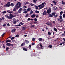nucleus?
I'll return each instance as SVG.
<instances>
[{
  "label": "nucleus",
  "mask_w": 65,
  "mask_h": 65,
  "mask_svg": "<svg viewBox=\"0 0 65 65\" xmlns=\"http://www.w3.org/2000/svg\"><path fill=\"white\" fill-rule=\"evenodd\" d=\"M22 28V30H24L26 29V28L25 27H23L21 28Z\"/></svg>",
  "instance_id": "obj_19"
},
{
  "label": "nucleus",
  "mask_w": 65,
  "mask_h": 65,
  "mask_svg": "<svg viewBox=\"0 0 65 65\" xmlns=\"http://www.w3.org/2000/svg\"><path fill=\"white\" fill-rule=\"evenodd\" d=\"M23 8H27V6H23Z\"/></svg>",
  "instance_id": "obj_58"
},
{
  "label": "nucleus",
  "mask_w": 65,
  "mask_h": 65,
  "mask_svg": "<svg viewBox=\"0 0 65 65\" xmlns=\"http://www.w3.org/2000/svg\"><path fill=\"white\" fill-rule=\"evenodd\" d=\"M3 27H5L6 26V24H5L3 25Z\"/></svg>",
  "instance_id": "obj_60"
},
{
  "label": "nucleus",
  "mask_w": 65,
  "mask_h": 65,
  "mask_svg": "<svg viewBox=\"0 0 65 65\" xmlns=\"http://www.w3.org/2000/svg\"><path fill=\"white\" fill-rule=\"evenodd\" d=\"M61 20H58V21H59V22H60L61 23H62L63 22V19H61Z\"/></svg>",
  "instance_id": "obj_26"
},
{
  "label": "nucleus",
  "mask_w": 65,
  "mask_h": 65,
  "mask_svg": "<svg viewBox=\"0 0 65 65\" xmlns=\"http://www.w3.org/2000/svg\"><path fill=\"white\" fill-rule=\"evenodd\" d=\"M35 17H36V15L35 14H33L31 16V18H34Z\"/></svg>",
  "instance_id": "obj_13"
},
{
  "label": "nucleus",
  "mask_w": 65,
  "mask_h": 65,
  "mask_svg": "<svg viewBox=\"0 0 65 65\" xmlns=\"http://www.w3.org/2000/svg\"><path fill=\"white\" fill-rule=\"evenodd\" d=\"M8 49H9V48H8V47H7L6 48V51H8Z\"/></svg>",
  "instance_id": "obj_53"
},
{
  "label": "nucleus",
  "mask_w": 65,
  "mask_h": 65,
  "mask_svg": "<svg viewBox=\"0 0 65 65\" xmlns=\"http://www.w3.org/2000/svg\"><path fill=\"white\" fill-rule=\"evenodd\" d=\"M40 46H41V48H42L43 46L42 45V44H40Z\"/></svg>",
  "instance_id": "obj_51"
},
{
  "label": "nucleus",
  "mask_w": 65,
  "mask_h": 65,
  "mask_svg": "<svg viewBox=\"0 0 65 65\" xmlns=\"http://www.w3.org/2000/svg\"><path fill=\"white\" fill-rule=\"evenodd\" d=\"M16 37H19V35H17L15 36Z\"/></svg>",
  "instance_id": "obj_47"
},
{
  "label": "nucleus",
  "mask_w": 65,
  "mask_h": 65,
  "mask_svg": "<svg viewBox=\"0 0 65 65\" xmlns=\"http://www.w3.org/2000/svg\"><path fill=\"white\" fill-rule=\"evenodd\" d=\"M53 2L54 3L55 5H57V4H57V2H56L55 1H53Z\"/></svg>",
  "instance_id": "obj_21"
},
{
  "label": "nucleus",
  "mask_w": 65,
  "mask_h": 65,
  "mask_svg": "<svg viewBox=\"0 0 65 65\" xmlns=\"http://www.w3.org/2000/svg\"><path fill=\"white\" fill-rule=\"evenodd\" d=\"M9 16L6 15H5V17H6V18L8 19H10L11 20V19H12L13 18H14V17H16V15H12V14H10L9 15Z\"/></svg>",
  "instance_id": "obj_1"
},
{
  "label": "nucleus",
  "mask_w": 65,
  "mask_h": 65,
  "mask_svg": "<svg viewBox=\"0 0 65 65\" xmlns=\"http://www.w3.org/2000/svg\"><path fill=\"white\" fill-rule=\"evenodd\" d=\"M16 11V8H14L13 9V11Z\"/></svg>",
  "instance_id": "obj_52"
},
{
  "label": "nucleus",
  "mask_w": 65,
  "mask_h": 65,
  "mask_svg": "<svg viewBox=\"0 0 65 65\" xmlns=\"http://www.w3.org/2000/svg\"><path fill=\"white\" fill-rule=\"evenodd\" d=\"M52 14L53 15H54V16H55V15H56V13L55 12L52 13Z\"/></svg>",
  "instance_id": "obj_24"
},
{
  "label": "nucleus",
  "mask_w": 65,
  "mask_h": 65,
  "mask_svg": "<svg viewBox=\"0 0 65 65\" xmlns=\"http://www.w3.org/2000/svg\"><path fill=\"white\" fill-rule=\"evenodd\" d=\"M30 5L31 6H35L34 4H33L32 3H31Z\"/></svg>",
  "instance_id": "obj_36"
},
{
  "label": "nucleus",
  "mask_w": 65,
  "mask_h": 65,
  "mask_svg": "<svg viewBox=\"0 0 65 65\" xmlns=\"http://www.w3.org/2000/svg\"><path fill=\"white\" fill-rule=\"evenodd\" d=\"M15 8H16V9H18L19 8H20V7L19 6H18V5L16 4L15 6Z\"/></svg>",
  "instance_id": "obj_10"
},
{
  "label": "nucleus",
  "mask_w": 65,
  "mask_h": 65,
  "mask_svg": "<svg viewBox=\"0 0 65 65\" xmlns=\"http://www.w3.org/2000/svg\"><path fill=\"white\" fill-rule=\"evenodd\" d=\"M46 5V3L45 2L42 3L41 4L39 5L38 6V7H39V9H42L43 7H45V5Z\"/></svg>",
  "instance_id": "obj_2"
},
{
  "label": "nucleus",
  "mask_w": 65,
  "mask_h": 65,
  "mask_svg": "<svg viewBox=\"0 0 65 65\" xmlns=\"http://www.w3.org/2000/svg\"><path fill=\"white\" fill-rule=\"evenodd\" d=\"M11 40H8L6 41V43H7L8 42H11Z\"/></svg>",
  "instance_id": "obj_12"
},
{
  "label": "nucleus",
  "mask_w": 65,
  "mask_h": 65,
  "mask_svg": "<svg viewBox=\"0 0 65 65\" xmlns=\"http://www.w3.org/2000/svg\"><path fill=\"white\" fill-rule=\"evenodd\" d=\"M46 13H47V12L46 11H45V12H43V15H45L46 14Z\"/></svg>",
  "instance_id": "obj_16"
},
{
  "label": "nucleus",
  "mask_w": 65,
  "mask_h": 65,
  "mask_svg": "<svg viewBox=\"0 0 65 65\" xmlns=\"http://www.w3.org/2000/svg\"><path fill=\"white\" fill-rule=\"evenodd\" d=\"M2 19L3 20H4V19H5V18H4L3 17L2 18Z\"/></svg>",
  "instance_id": "obj_63"
},
{
  "label": "nucleus",
  "mask_w": 65,
  "mask_h": 65,
  "mask_svg": "<svg viewBox=\"0 0 65 65\" xmlns=\"http://www.w3.org/2000/svg\"><path fill=\"white\" fill-rule=\"evenodd\" d=\"M28 16H29V14L27 13L25 17H26V18H27Z\"/></svg>",
  "instance_id": "obj_29"
},
{
  "label": "nucleus",
  "mask_w": 65,
  "mask_h": 65,
  "mask_svg": "<svg viewBox=\"0 0 65 65\" xmlns=\"http://www.w3.org/2000/svg\"><path fill=\"white\" fill-rule=\"evenodd\" d=\"M53 46L51 45H50L49 46H48V47H50V48H52Z\"/></svg>",
  "instance_id": "obj_39"
},
{
  "label": "nucleus",
  "mask_w": 65,
  "mask_h": 65,
  "mask_svg": "<svg viewBox=\"0 0 65 65\" xmlns=\"http://www.w3.org/2000/svg\"><path fill=\"white\" fill-rule=\"evenodd\" d=\"M15 30H16V29L14 28L12 30L11 32L12 33H14L15 32Z\"/></svg>",
  "instance_id": "obj_9"
},
{
  "label": "nucleus",
  "mask_w": 65,
  "mask_h": 65,
  "mask_svg": "<svg viewBox=\"0 0 65 65\" xmlns=\"http://www.w3.org/2000/svg\"><path fill=\"white\" fill-rule=\"evenodd\" d=\"M6 12L5 11H4L3 12H2V13H3V14H4V13H6Z\"/></svg>",
  "instance_id": "obj_48"
},
{
  "label": "nucleus",
  "mask_w": 65,
  "mask_h": 65,
  "mask_svg": "<svg viewBox=\"0 0 65 65\" xmlns=\"http://www.w3.org/2000/svg\"><path fill=\"white\" fill-rule=\"evenodd\" d=\"M10 6H12L13 7L14 6V4L12 3L11 4H6L4 5V7H9Z\"/></svg>",
  "instance_id": "obj_3"
},
{
  "label": "nucleus",
  "mask_w": 65,
  "mask_h": 65,
  "mask_svg": "<svg viewBox=\"0 0 65 65\" xmlns=\"http://www.w3.org/2000/svg\"><path fill=\"white\" fill-rule=\"evenodd\" d=\"M25 43L23 42L21 45V46H23V45H25Z\"/></svg>",
  "instance_id": "obj_28"
},
{
  "label": "nucleus",
  "mask_w": 65,
  "mask_h": 65,
  "mask_svg": "<svg viewBox=\"0 0 65 65\" xmlns=\"http://www.w3.org/2000/svg\"><path fill=\"white\" fill-rule=\"evenodd\" d=\"M23 11H27V9L24 8L23 10Z\"/></svg>",
  "instance_id": "obj_49"
},
{
  "label": "nucleus",
  "mask_w": 65,
  "mask_h": 65,
  "mask_svg": "<svg viewBox=\"0 0 65 65\" xmlns=\"http://www.w3.org/2000/svg\"><path fill=\"white\" fill-rule=\"evenodd\" d=\"M59 19L60 20H63V19H62V15H60L59 16Z\"/></svg>",
  "instance_id": "obj_25"
},
{
  "label": "nucleus",
  "mask_w": 65,
  "mask_h": 65,
  "mask_svg": "<svg viewBox=\"0 0 65 65\" xmlns=\"http://www.w3.org/2000/svg\"><path fill=\"white\" fill-rule=\"evenodd\" d=\"M48 34L49 35H51V33L50 32H48Z\"/></svg>",
  "instance_id": "obj_34"
},
{
  "label": "nucleus",
  "mask_w": 65,
  "mask_h": 65,
  "mask_svg": "<svg viewBox=\"0 0 65 65\" xmlns=\"http://www.w3.org/2000/svg\"><path fill=\"white\" fill-rule=\"evenodd\" d=\"M57 9V7L56 8H53V9L54 10H56V9Z\"/></svg>",
  "instance_id": "obj_56"
},
{
  "label": "nucleus",
  "mask_w": 65,
  "mask_h": 65,
  "mask_svg": "<svg viewBox=\"0 0 65 65\" xmlns=\"http://www.w3.org/2000/svg\"><path fill=\"white\" fill-rule=\"evenodd\" d=\"M61 2H62V4H64L65 5V3L63 1H61Z\"/></svg>",
  "instance_id": "obj_46"
},
{
  "label": "nucleus",
  "mask_w": 65,
  "mask_h": 65,
  "mask_svg": "<svg viewBox=\"0 0 65 65\" xmlns=\"http://www.w3.org/2000/svg\"><path fill=\"white\" fill-rule=\"evenodd\" d=\"M5 33H4L2 36V38H3V37H4V34H5Z\"/></svg>",
  "instance_id": "obj_45"
},
{
  "label": "nucleus",
  "mask_w": 65,
  "mask_h": 65,
  "mask_svg": "<svg viewBox=\"0 0 65 65\" xmlns=\"http://www.w3.org/2000/svg\"><path fill=\"white\" fill-rule=\"evenodd\" d=\"M23 13H28V11H26L23 12Z\"/></svg>",
  "instance_id": "obj_37"
},
{
  "label": "nucleus",
  "mask_w": 65,
  "mask_h": 65,
  "mask_svg": "<svg viewBox=\"0 0 65 65\" xmlns=\"http://www.w3.org/2000/svg\"><path fill=\"white\" fill-rule=\"evenodd\" d=\"M58 15L57 14L54 17V18H57V17H58Z\"/></svg>",
  "instance_id": "obj_57"
},
{
  "label": "nucleus",
  "mask_w": 65,
  "mask_h": 65,
  "mask_svg": "<svg viewBox=\"0 0 65 65\" xmlns=\"http://www.w3.org/2000/svg\"><path fill=\"white\" fill-rule=\"evenodd\" d=\"M31 10V8H27V11H30Z\"/></svg>",
  "instance_id": "obj_15"
},
{
  "label": "nucleus",
  "mask_w": 65,
  "mask_h": 65,
  "mask_svg": "<svg viewBox=\"0 0 65 65\" xmlns=\"http://www.w3.org/2000/svg\"><path fill=\"white\" fill-rule=\"evenodd\" d=\"M10 43H8L6 44V45L7 46H10Z\"/></svg>",
  "instance_id": "obj_31"
},
{
  "label": "nucleus",
  "mask_w": 65,
  "mask_h": 65,
  "mask_svg": "<svg viewBox=\"0 0 65 65\" xmlns=\"http://www.w3.org/2000/svg\"><path fill=\"white\" fill-rule=\"evenodd\" d=\"M54 30L55 31H56V32L58 31V29H56V28H54Z\"/></svg>",
  "instance_id": "obj_20"
},
{
  "label": "nucleus",
  "mask_w": 65,
  "mask_h": 65,
  "mask_svg": "<svg viewBox=\"0 0 65 65\" xmlns=\"http://www.w3.org/2000/svg\"><path fill=\"white\" fill-rule=\"evenodd\" d=\"M46 29L47 30L48 29V28H47V26H46Z\"/></svg>",
  "instance_id": "obj_64"
},
{
  "label": "nucleus",
  "mask_w": 65,
  "mask_h": 65,
  "mask_svg": "<svg viewBox=\"0 0 65 65\" xmlns=\"http://www.w3.org/2000/svg\"><path fill=\"white\" fill-rule=\"evenodd\" d=\"M29 49H30H30H31V45H29Z\"/></svg>",
  "instance_id": "obj_50"
},
{
  "label": "nucleus",
  "mask_w": 65,
  "mask_h": 65,
  "mask_svg": "<svg viewBox=\"0 0 65 65\" xmlns=\"http://www.w3.org/2000/svg\"><path fill=\"white\" fill-rule=\"evenodd\" d=\"M20 24L21 25H24V23L22 22H21L20 23Z\"/></svg>",
  "instance_id": "obj_40"
},
{
  "label": "nucleus",
  "mask_w": 65,
  "mask_h": 65,
  "mask_svg": "<svg viewBox=\"0 0 65 65\" xmlns=\"http://www.w3.org/2000/svg\"><path fill=\"white\" fill-rule=\"evenodd\" d=\"M28 21H30V18H28Z\"/></svg>",
  "instance_id": "obj_62"
},
{
  "label": "nucleus",
  "mask_w": 65,
  "mask_h": 65,
  "mask_svg": "<svg viewBox=\"0 0 65 65\" xmlns=\"http://www.w3.org/2000/svg\"><path fill=\"white\" fill-rule=\"evenodd\" d=\"M35 38H33L32 39V41H35Z\"/></svg>",
  "instance_id": "obj_43"
},
{
  "label": "nucleus",
  "mask_w": 65,
  "mask_h": 65,
  "mask_svg": "<svg viewBox=\"0 0 65 65\" xmlns=\"http://www.w3.org/2000/svg\"><path fill=\"white\" fill-rule=\"evenodd\" d=\"M17 4L20 7L21 6V5H22V4L19 2H18Z\"/></svg>",
  "instance_id": "obj_7"
},
{
  "label": "nucleus",
  "mask_w": 65,
  "mask_h": 65,
  "mask_svg": "<svg viewBox=\"0 0 65 65\" xmlns=\"http://www.w3.org/2000/svg\"><path fill=\"white\" fill-rule=\"evenodd\" d=\"M63 12L62 11H61V12H60V15H62V14H63Z\"/></svg>",
  "instance_id": "obj_32"
},
{
  "label": "nucleus",
  "mask_w": 65,
  "mask_h": 65,
  "mask_svg": "<svg viewBox=\"0 0 65 65\" xmlns=\"http://www.w3.org/2000/svg\"><path fill=\"white\" fill-rule=\"evenodd\" d=\"M46 24L47 25H49V26H52V25H53V24H52V23L49 22H47Z\"/></svg>",
  "instance_id": "obj_8"
},
{
  "label": "nucleus",
  "mask_w": 65,
  "mask_h": 65,
  "mask_svg": "<svg viewBox=\"0 0 65 65\" xmlns=\"http://www.w3.org/2000/svg\"><path fill=\"white\" fill-rule=\"evenodd\" d=\"M23 8H20L18 11V13H21V12H22V11H23Z\"/></svg>",
  "instance_id": "obj_5"
},
{
  "label": "nucleus",
  "mask_w": 65,
  "mask_h": 65,
  "mask_svg": "<svg viewBox=\"0 0 65 65\" xmlns=\"http://www.w3.org/2000/svg\"><path fill=\"white\" fill-rule=\"evenodd\" d=\"M35 26V25H31V28H34V27Z\"/></svg>",
  "instance_id": "obj_35"
},
{
  "label": "nucleus",
  "mask_w": 65,
  "mask_h": 65,
  "mask_svg": "<svg viewBox=\"0 0 65 65\" xmlns=\"http://www.w3.org/2000/svg\"><path fill=\"white\" fill-rule=\"evenodd\" d=\"M25 42L26 43V44H28L29 43V41L27 40H26L25 41Z\"/></svg>",
  "instance_id": "obj_17"
},
{
  "label": "nucleus",
  "mask_w": 65,
  "mask_h": 65,
  "mask_svg": "<svg viewBox=\"0 0 65 65\" xmlns=\"http://www.w3.org/2000/svg\"><path fill=\"white\" fill-rule=\"evenodd\" d=\"M37 19L35 18L34 19V21H35L36 22L37 21Z\"/></svg>",
  "instance_id": "obj_30"
},
{
  "label": "nucleus",
  "mask_w": 65,
  "mask_h": 65,
  "mask_svg": "<svg viewBox=\"0 0 65 65\" xmlns=\"http://www.w3.org/2000/svg\"><path fill=\"white\" fill-rule=\"evenodd\" d=\"M13 23L14 24H15L17 23V20L15 18H13Z\"/></svg>",
  "instance_id": "obj_6"
},
{
  "label": "nucleus",
  "mask_w": 65,
  "mask_h": 65,
  "mask_svg": "<svg viewBox=\"0 0 65 65\" xmlns=\"http://www.w3.org/2000/svg\"><path fill=\"white\" fill-rule=\"evenodd\" d=\"M65 43V41H63V42H62V44H64Z\"/></svg>",
  "instance_id": "obj_61"
},
{
  "label": "nucleus",
  "mask_w": 65,
  "mask_h": 65,
  "mask_svg": "<svg viewBox=\"0 0 65 65\" xmlns=\"http://www.w3.org/2000/svg\"><path fill=\"white\" fill-rule=\"evenodd\" d=\"M9 13H13V11H10L8 10L7 11Z\"/></svg>",
  "instance_id": "obj_11"
},
{
  "label": "nucleus",
  "mask_w": 65,
  "mask_h": 65,
  "mask_svg": "<svg viewBox=\"0 0 65 65\" xmlns=\"http://www.w3.org/2000/svg\"><path fill=\"white\" fill-rule=\"evenodd\" d=\"M38 40L39 41H42V39L41 38H39L38 39Z\"/></svg>",
  "instance_id": "obj_23"
},
{
  "label": "nucleus",
  "mask_w": 65,
  "mask_h": 65,
  "mask_svg": "<svg viewBox=\"0 0 65 65\" xmlns=\"http://www.w3.org/2000/svg\"><path fill=\"white\" fill-rule=\"evenodd\" d=\"M35 12L36 13H39V11H38L36 10L35 11Z\"/></svg>",
  "instance_id": "obj_41"
},
{
  "label": "nucleus",
  "mask_w": 65,
  "mask_h": 65,
  "mask_svg": "<svg viewBox=\"0 0 65 65\" xmlns=\"http://www.w3.org/2000/svg\"><path fill=\"white\" fill-rule=\"evenodd\" d=\"M34 13V12L32 11V10H31L30 11V13H29V14L30 15L32 14V13Z\"/></svg>",
  "instance_id": "obj_14"
},
{
  "label": "nucleus",
  "mask_w": 65,
  "mask_h": 65,
  "mask_svg": "<svg viewBox=\"0 0 65 65\" xmlns=\"http://www.w3.org/2000/svg\"><path fill=\"white\" fill-rule=\"evenodd\" d=\"M49 17H50V18H51V17H53V15L52 14H49Z\"/></svg>",
  "instance_id": "obj_22"
},
{
  "label": "nucleus",
  "mask_w": 65,
  "mask_h": 65,
  "mask_svg": "<svg viewBox=\"0 0 65 65\" xmlns=\"http://www.w3.org/2000/svg\"><path fill=\"white\" fill-rule=\"evenodd\" d=\"M33 2L34 3H36V1H35V0H33Z\"/></svg>",
  "instance_id": "obj_42"
},
{
  "label": "nucleus",
  "mask_w": 65,
  "mask_h": 65,
  "mask_svg": "<svg viewBox=\"0 0 65 65\" xmlns=\"http://www.w3.org/2000/svg\"><path fill=\"white\" fill-rule=\"evenodd\" d=\"M62 16L63 18H65V14H63L62 15Z\"/></svg>",
  "instance_id": "obj_38"
},
{
  "label": "nucleus",
  "mask_w": 65,
  "mask_h": 65,
  "mask_svg": "<svg viewBox=\"0 0 65 65\" xmlns=\"http://www.w3.org/2000/svg\"><path fill=\"white\" fill-rule=\"evenodd\" d=\"M35 8H36V9H38V7L37 6L35 5Z\"/></svg>",
  "instance_id": "obj_27"
},
{
  "label": "nucleus",
  "mask_w": 65,
  "mask_h": 65,
  "mask_svg": "<svg viewBox=\"0 0 65 65\" xmlns=\"http://www.w3.org/2000/svg\"><path fill=\"white\" fill-rule=\"evenodd\" d=\"M15 26H16L17 27H19V26H21V24H19V25H15Z\"/></svg>",
  "instance_id": "obj_33"
},
{
  "label": "nucleus",
  "mask_w": 65,
  "mask_h": 65,
  "mask_svg": "<svg viewBox=\"0 0 65 65\" xmlns=\"http://www.w3.org/2000/svg\"><path fill=\"white\" fill-rule=\"evenodd\" d=\"M23 51H27V49L25 47L23 48Z\"/></svg>",
  "instance_id": "obj_18"
},
{
  "label": "nucleus",
  "mask_w": 65,
  "mask_h": 65,
  "mask_svg": "<svg viewBox=\"0 0 65 65\" xmlns=\"http://www.w3.org/2000/svg\"><path fill=\"white\" fill-rule=\"evenodd\" d=\"M53 23L55 24L56 23V22L55 21H53Z\"/></svg>",
  "instance_id": "obj_54"
},
{
  "label": "nucleus",
  "mask_w": 65,
  "mask_h": 65,
  "mask_svg": "<svg viewBox=\"0 0 65 65\" xmlns=\"http://www.w3.org/2000/svg\"><path fill=\"white\" fill-rule=\"evenodd\" d=\"M14 37H12L11 38V40H13V39H14Z\"/></svg>",
  "instance_id": "obj_44"
},
{
  "label": "nucleus",
  "mask_w": 65,
  "mask_h": 65,
  "mask_svg": "<svg viewBox=\"0 0 65 65\" xmlns=\"http://www.w3.org/2000/svg\"><path fill=\"white\" fill-rule=\"evenodd\" d=\"M47 11V12L48 14H49L50 13H51V12L52 11L51 8H49V9H48Z\"/></svg>",
  "instance_id": "obj_4"
},
{
  "label": "nucleus",
  "mask_w": 65,
  "mask_h": 65,
  "mask_svg": "<svg viewBox=\"0 0 65 65\" xmlns=\"http://www.w3.org/2000/svg\"><path fill=\"white\" fill-rule=\"evenodd\" d=\"M2 21V19H1V18H0V22H1Z\"/></svg>",
  "instance_id": "obj_59"
},
{
  "label": "nucleus",
  "mask_w": 65,
  "mask_h": 65,
  "mask_svg": "<svg viewBox=\"0 0 65 65\" xmlns=\"http://www.w3.org/2000/svg\"><path fill=\"white\" fill-rule=\"evenodd\" d=\"M7 4H10V2H7Z\"/></svg>",
  "instance_id": "obj_55"
}]
</instances>
